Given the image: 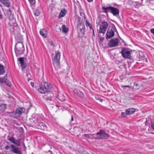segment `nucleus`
Segmentation results:
<instances>
[{"label":"nucleus","mask_w":154,"mask_h":154,"mask_svg":"<svg viewBox=\"0 0 154 154\" xmlns=\"http://www.w3.org/2000/svg\"><path fill=\"white\" fill-rule=\"evenodd\" d=\"M58 98L60 100L63 101L65 100V99L64 95L62 94H60L58 96Z\"/></svg>","instance_id":"412c9836"},{"label":"nucleus","mask_w":154,"mask_h":154,"mask_svg":"<svg viewBox=\"0 0 154 154\" xmlns=\"http://www.w3.org/2000/svg\"><path fill=\"white\" fill-rule=\"evenodd\" d=\"M108 26L107 23L106 22H103L100 25L99 29L97 30L98 35L99 37L103 36Z\"/></svg>","instance_id":"20e7f679"},{"label":"nucleus","mask_w":154,"mask_h":154,"mask_svg":"<svg viewBox=\"0 0 154 154\" xmlns=\"http://www.w3.org/2000/svg\"><path fill=\"white\" fill-rule=\"evenodd\" d=\"M45 125V124H44V125Z\"/></svg>","instance_id":"4d7b16f0"},{"label":"nucleus","mask_w":154,"mask_h":154,"mask_svg":"<svg viewBox=\"0 0 154 154\" xmlns=\"http://www.w3.org/2000/svg\"><path fill=\"white\" fill-rule=\"evenodd\" d=\"M25 49L22 42H18L15 45V51L16 55L19 56L21 54L24 53Z\"/></svg>","instance_id":"f03ea898"},{"label":"nucleus","mask_w":154,"mask_h":154,"mask_svg":"<svg viewBox=\"0 0 154 154\" xmlns=\"http://www.w3.org/2000/svg\"><path fill=\"white\" fill-rule=\"evenodd\" d=\"M95 97L96 100H99L100 101H102V100L100 99L98 97Z\"/></svg>","instance_id":"37998d69"},{"label":"nucleus","mask_w":154,"mask_h":154,"mask_svg":"<svg viewBox=\"0 0 154 154\" xmlns=\"http://www.w3.org/2000/svg\"><path fill=\"white\" fill-rule=\"evenodd\" d=\"M121 115L122 117H125L127 115L126 113V112H122L121 113Z\"/></svg>","instance_id":"c85d7f7f"},{"label":"nucleus","mask_w":154,"mask_h":154,"mask_svg":"<svg viewBox=\"0 0 154 154\" xmlns=\"http://www.w3.org/2000/svg\"><path fill=\"white\" fill-rule=\"evenodd\" d=\"M62 32L65 33H66L68 32V29L64 25H63L62 26Z\"/></svg>","instance_id":"4be33fe9"},{"label":"nucleus","mask_w":154,"mask_h":154,"mask_svg":"<svg viewBox=\"0 0 154 154\" xmlns=\"http://www.w3.org/2000/svg\"><path fill=\"white\" fill-rule=\"evenodd\" d=\"M112 7L109 6L107 7H105L103 6L102 7V9L103 11V12L104 13H107L109 12H110L111 9Z\"/></svg>","instance_id":"dca6fc26"},{"label":"nucleus","mask_w":154,"mask_h":154,"mask_svg":"<svg viewBox=\"0 0 154 154\" xmlns=\"http://www.w3.org/2000/svg\"><path fill=\"white\" fill-rule=\"evenodd\" d=\"M7 74H6L3 78L0 77V82L2 83L4 82H6V79L5 78V76H7Z\"/></svg>","instance_id":"5701e85b"},{"label":"nucleus","mask_w":154,"mask_h":154,"mask_svg":"<svg viewBox=\"0 0 154 154\" xmlns=\"http://www.w3.org/2000/svg\"><path fill=\"white\" fill-rule=\"evenodd\" d=\"M14 144L18 146H20V139H18L16 140H15L14 143Z\"/></svg>","instance_id":"bb28decb"},{"label":"nucleus","mask_w":154,"mask_h":154,"mask_svg":"<svg viewBox=\"0 0 154 154\" xmlns=\"http://www.w3.org/2000/svg\"><path fill=\"white\" fill-rule=\"evenodd\" d=\"M51 45H53V42H51Z\"/></svg>","instance_id":"864d4df0"},{"label":"nucleus","mask_w":154,"mask_h":154,"mask_svg":"<svg viewBox=\"0 0 154 154\" xmlns=\"http://www.w3.org/2000/svg\"><path fill=\"white\" fill-rule=\"evenodd\" d=\"M40 33L44 38H46L47 36V31L45 29H41L40 31Z\"/></svg>","instance_id":"f8f14e48"},{"label":"nucleus","mask_w":154,"mask_h":154,"mask_svg":"<svg viewBox=\"0 0 154 154\" xmlns=\"http://www.w3.org/2000/svg\"><path fill=\"white\" fill-rule=\"evenodd\" d=\"M11 151L16 154H22V152L20 149L18 147H16L13 144L11 145Z\"/></svg>","instance_id":"1a4fd4ad"},{"label":"nucleus","mask_w":154,"mask_h":154,"mask_svg":"<svg viewBox=\"0 0 154 154\" xmlns=\"http://www.w3.org/2000/svg\"><path fill=\"white\" fill-rule=\"evenodd\" d=\"M119 78L121 80L125 79L126 77L124 75H121L119 76Z\"/></svg>","instance_id":"c756f323"},{"label":"nucleus","mask_w":154,"mask_h":154,"mask_svg":"<svg viewBox=\"0 0 154 154\" xmlns=\"http://www.w3.org/2000/svg\"><path fill=\"white\" fill-rule=\"evenodd\" d=\"M131 51L130 49L125 48L122 50L121 53L123 57L127 59H130L131 58Z\"/></svg>","instance_id":"423d86ee"},{"label":"nucleus","mask_w":154,"mask_h":154,"mask_svg":"<svg viewBox=\"0 0 154 154\" xmlns=\"http://www.w3.org/2000/svg\"><path fill=\"white\" fill-rule=\"evenodd\" d=\"M25 109L23 107H19L17 108L15 111L10 113V116L11 117L17 119L20 116L21 114L25 112Z\"/></svg>","instance_id":"39448f33"},{"label":"nucleus","mask_w":154,"mask_h":154,"mask_svg":"<svg viewBox=\"0 0 154 154\" xmlns=\"http://www.w3.org/2000/svg\"><path fill=\"white\" fill-rule=\"evenodd\" d=\"M6 85H7L8 86H10L11 85V83L10 82H5Z\"/></svg>","instance_id":"4c0bfd02"},{"label":"nucleus","mask_w":154,"mask_h":154,"mask_svg":"<svg viewBox=\"0 0 154 154\" xmlns=\"http://www.w3.org/2000/svg\"><path fill=\"white\" fill-rule=\"evenodd\" d=\"M9 12H10V13L11 14V12H12V11H13V10H12V9H11V8H9Z\"/></svg>","instance_id":"c03bdc74"},{"label":"nucleus","mask_w":154,"mask_h":154,"mask_svg":"<svg viewBox=\"0 0 154 154\" xmlns=\"http://www.w3.org/2000/svg\"><path fill=\"white\" fill-rule=\"evenodd\" d=\"M147 122V121H146V122H145V123L146 124V122Z\"/></svg>","instance_id":"6e6d98bb"},{"label":"nucleus","mask_w":154,"mask_h":154,"mask_svg":"<svg viewBox=\"0 0 154 154\" xmlns=\"http://www.w3.org/2000/svg\"><path fill=\"white\" fill-rule=\"evenodd\" d=\"M5 73V71L3 66L0 64V74L3 75Z\"/></svg>","instance_id":"6ab92c4d"},{"label":"nucleus","mask_w":154,"mask_h":154,"mask_svg":"<svg viewBox=\"0 0 154 154\" xmlns=\"http://www.w3.org/2000/svg\"><path fill=\"white\" fill-rule=\"evenodd\" d=\"M7 139L11 143H14L15 141V138L13 137L8 135L7 137Z\"/></svg>","instance_id":"aec40b11"},{"label":"nucleus","mask_w":154,"mask_h":154,"mask_svg":"<svg viewBox=\"0 0 154 154\" xmlns=\"http://www.w3.org/2000/svg\"><path fill=\"white\" fill-rule=\"evenodd\" d=\"M81 26V24L80 23H78V27H80Z\"/></svg>","instance_id":"09e8293b"},{"label":"nucleus","mask_w":154,"mask_h":154,"mask_svg":"<svg viewBox=\"0 0 154 154\" xmlns=\"http://www.w3.org/2000/svg\"><path fill=\"white\" fill-rule=\"evenodd\" d=\"M88 2H91L93 1V0H87Z\"/></svg>","instance_id":"3c124183"},{"label":"nucleus","mask_w":154,"mask_h":154,"mask_svg":"<svg viewBox=\"0 0 154 154\" xmlns=\"http://www.w3.org/2000/svg\"><path fill=\"white\" fill-rule=\"evenodd\" d=\"M114 35V29H109L106 32V39H108L112 38Z\"/></svg>","instance_id":"9d476101"},{"label":"nucleus","mask_w":154,"mask_h":154,"mask_svg":"<svg viewBox=\"0 0 154 154\" xmlns=\"http://www.w3.org/2000/svg\"><path fill=\"white\" fill-rule=\"evenodd\" d=\"M125 111L127 115H130L135 112V109L133 108H130L128 109Z\"/></svg>","instance_id":"4468645a"},{"label":"nucleus","mask_w":154,"mask_h":154,"mask_svg":"<svg viewBox=\"0 0 154 154\" xmlns=\"http://www.w3.org/2000/svg\"><path fill=\"white\" fill-rule=\"evenodd\" d=\"M2 18V15L1 14H0V19Z\"/></svg>","instance_id":"8fccbe9b"},{"label":"nucleus","mask_w":154,"mask_h":154,"mask_svg":"<svg viewBox=\"0 0 154 154\" xmlns=\"http://www.w3.org/2000/svg\"><path fill=\"white\" fill-rule=\"evenodd\" d=\"M31 85L32 86V87H34V83H33L32 82H31Z\"/></svg>","instance_id":"49530a36"},{"label":"nucleus","mask_w":154,"mask_h":154,"mask_svg":"<svg viewBox=\"0 0 154 154\" xmlns=\"http://www.w3.org/2000/svg\"><path fill=\"white\" fill-rule=\"evenodd\" d=\"M41 129H43L44 130H46L47 129V127L45 125H43V128H41Z\"/></svg>","instance_id":"c9c22d12"},{"label":"nucleus","mask_w":154,"mask_h":154,"mask_svg":"<svg viewBox=\"0 0 154 154\" xmlns=\"http://www.w3.org/2000/svg\"><path fill=\"white\" fill-rule=\"evenodd\" d=\"M24 59V58L23 57H20L18 58V61L19 62L21 65L25 63Z\"/></svg>","instance_id":"393cba45"},{"label":"nucleus","mask_w":154,"mask_h":154,"mask_svg":"<svg viewBox=\"0 0 154 154\" xmlns=\"http://www.w3.org/2000/svg\"><path fill=\"white\" fill-rule=\"evenodd\" d=\"M55 55L52 59L53 63L56 69H58L60 67V59L61 54L60 52L57 51L55 52Z\"/></svg>","instance_id":"7ed1b4c3"},{"label":"nucleus","mask_w":154,"mask_h":154,"mask_svg":"<svg viewBox=\"0 0 154 154\" xmlns=\"http://www.w3.org/2000/svg\"><path fill=\"white\" fill-rule=\"evenodd\" d=\"M85 135L86 136V137H88V138H92L93 137L92 135L91 134H85Z\"/></svg>","instance_id":"2f4dec72"},{"label":"nucleus","mask_w":154,"mask_h":154,"mask_svg":"<svg viewBox=\"0 0 154 154\" xmlns=\"http://www.w3.org/2000/svg\"><path fill=\"white\" fill-rule=\"evenodd\" d=\"M80 97H83V93L82 92H80Z\"/></svg>","instance_id":"a18cd8bd"},{"label":"nucleus","mask_w":154,"mask_h":154,"mask_svg":"<svg viewBox=\"0 0 154 154\" xmlns=\"http://www.w3.org/2000/svg\"><path fill=\"white\" fill-rule=\"evenodd\" d=\"M100 37V40L101 41V42H103L104 39V37Z\"/></svg>","instance_id":"ea45409f"},{"label":"nucleus","mask_w":154,"mask_h":154,"mask_svg":"<svg viewBox=\"0 0 154 154\" xmlns=\"http://www.w3.org/2000/svg\"><path fill=\"white\" fill-rule=\"evenodd\" d=\"M119 43V40L118 38H113L110 40L108 45L111 48L116 47L118 45Z\"/></svg>","instance_id":"0eeeda50"},{"label":"nucleus","mask_w":154,"mask_h":154,"mask_svg":"<svg viewBox=\"0 0 154 154\" xmlns=\"http://www.w3.org/2000/svg\"><path fill=\"white\" fill-rule=\"evenodd\" d=\"M10 148H11V146H8L6 145L5 146V149L6 150Z\"/></svg>","instance_id":"58836bf2"},{"label":"nucleus","mask_w":154,"mask_h":154,"mask_svg":"<svg viewBox=\"0 0 154 154\" xmlns=\"http://www.w3.org/2000/svg\"><path fill=\"white\" fill-rule=\"evenodd\" d=\"M92 29V32H93V35H94V36H95V34H94V30L93 28Z\"/></svg>","instance_id":"de8ad7c7"},{"label":"nucleus","mask_w":154,"mask_h":154,"mask_svg":"<svg viewBox=\"0 0 154 154\" xmlns=\"http://www.w3.org/2000/svg\"><path fill=\"white\" fill-rule=\"evenodd\" d=\"M21 67L22 69L25 68L26 67V63H25L21 65Z\"/></svg>","instance_id":"7c9ffc66"},{"label":"nucleus","mask_w":154,"mask_h":154,"mask_svg":"<svg viewBox=\"0 0 154 154\" xmlns=\"http://www.w3.org/2000/svg\"><path fill=\"white\" fill-rule=\"evenodd\" d=\"M45 99L47 101H51V98L50 96H48L45 98Z\"/></svg>","instance_id":"72a5a7b5"},{"label":"nucleus","mask_w":154,"mask_h":154,"mask_svg":"<svg viewBox=\"0 0 154 154\" xmlns=\"http://www.w3.org/2000/svg\"><path fill=\"white\" fill-rule=\"evenodd\" d=\"M151 33L153 34L154 35V29H152L151 30Z\"/></svg>","instance_id":"79ce46f5"},{"label":"nucleus","mask_w":154,"mask_h":154,"mask_svg":"<svg viewBox=\"0 0 154 154\" xmlns=\"http://www.w3.org/2000/svg\"><path fill=\"white\" fill-rule=\"evenodd\" d=\"M51 89V85L48 82H43L40 85V88L38 89V91L41 93L46 94L49 93Z\"/></svg>","instance_id":"f257e3e1"},{"label":"nucleus","mask_w":154,"mask_h":154,"mask_svg":"<svg viewBox=\"0 0 154 154\" xmlns=\"http://www.w3.org/2000/svg\"><path fill=\"white\" fill-rule=\"evenodd\" d=\"M73 116H72L71 121H73Z\"/></svg>","instance_id":"603ef678"},{"label":"nucleus","mask_w":154,"mask_h":154,"mask_svg":"<svg viewBox=\"0 0 154 154\" xmlns=\"http://www.w3.org/2000/svg\"><path fill=\"white\" fill-rule=\"evenodd\" d=\"M151 125L152 129L154 130V122L151 123Z\"/></svg>","instance_id":"e433bc0d"},{"label":"nucleus","mask_w":154,"mask_h":154,"mask_svg":"<svg viewBox=\"0 0 154 154\" xmlns=\"http://www.w3.org/2000/svg\"><path fill=\"white\" fill-rule=\"evenodd\" d=\"M66 11L65 10V9H63L61 10L60 13L59 15L58 16L59 18L64 17L66 13Z\"/></svg>","instance_id":"f3484780"},{"label":"nucleus","mask_w":154,"mask_h":154,"mask_svg":"<svg viewBox=\"0 0 154 154\" xmlns=\"http://www.w3.org/2000/svg\"><path fill=\"white\" fill-rule=\"evenodd\" d=\"M6 108V105L5 104H0V111L4 112Z\"/></svg>","instance_id":"a211bd4d"},{"label":"nucleus","mask_w":154,"mask_h":154,"mask_svg":"<svg viewBox=\"0 0 154 154\" xmlns=\"http://www.w3.org/2000/svg\"><path fill=\"white\" fill-rule=\"evenodd\" d=\"M0 2L5 6L9 7L10 5V2L8 0H0Z\"/></svg>","instance_id":"2eb2a0df"},{"label":"nucleus","mask_w":154,"mask_h":154,"mask_svg":"<svg viewBox=\"0 0 154 154\" xmlns=\"http://www.w3.org/2000/svg\"><path fill=\"white\" fill-rule=\"evenodd\" d=\"M80 15L81 16L83 17H84L85 18V15L84 13L81 12L80 13Z\"/></svg>","instance_id":"f704fd0d"},{"label":"nucleus","mask_w":154,"mask_h":154,"mask_svg":"<svg viewBox=\"0 0 154 154\" xmlns=\"http://www.w3.org/2000/svg\"><path fill=\"white\" fill-rule=\"evenodd\" d=\"M110 13L114 16H116L119 14V10L116 8L112 7Z\"/></svg>","instance_id":"9b49d317"},{"label":"nucleus","mask_w":154,"mask_h":154,"mask_svg":"<svg viewBox=\"0 0 154 154\" xmlns=\"http://www.w3.org/2000/svg\"><path fill=\"white\" fill-rule=\"evenodd\" d=\"M34 14L36 16H38L40 14L39 11L38 10H36L34 12Z\"/></svg>","instance_id":"cd10ccee"},{"label":"nucleus","mask_w":154,"mask_h":154,"mask_svg":"<svg viewBox=\"0 0 154 154\" xmlns=\"http://www.w3.org/2000/svg\"><path fill=\"white\" fill-rule=\"evenodd\" d=\"M96 135L97 137L100 139L107 138L109 137L108 134L105 133L104 130H100Z\"/></svg>","instance_id":"6e6552de"},{"label":"nucleus","mask_w":154,"mask_h":154,"mask_svg":"<svg viewBox=\"0 0 154 154\" xmlns=\"http://www.w3.org/2000/svg\"><path fill=\"white\" fill-rule=\"evenodd\" d=\"M2 6V5L0 4V7H1Z\"/></svg>","instance_id":"5fc2aeb1"},{"label":"nucleus","mask_w":154,"mask_h":154,"mask_svg":"<svg viewBox=\"0 0 154 154\" xmlns=\"http://www.w3.org/2000/svg\"><path fill=\"white\" fill-rule=\"evenodd\" d=\"M33 117L32 119V121L35 123L38 122L39 120V116L37 114H35L33 116Z\"/></svg>","instance_id":"ddd939ff"},{"label":"nucleus","mask_w":154,"mask_h":154,"mask_svg":"<svg viewBox=\"0 0 154 154\" xmlns=\"http://www.w3.org/2000/svg\"><path fill=\"white\" fill-rule=\"evenodd\" d=\"M82 27L81 28H80V30L82 33V34L84 35L85 29V26L83 24H82Z\"/></svg>","instance_id":"a878e982"},{"label":"nucleus","mask_w":154,"mask_h":154,"mask_svg":"<svg viewBox=\"0 0 154 154\" xmlns=\"http://www.w3.org/2000/svg\"><path fill=\"white\" fill-rule=\"evenodd\" d=\"M86 25L87 26H88L90 29H92V24L90 23L88 20H86Z\"/></svg>","instance_id":"b1692460"},{"label":"nucleus","mask_w":154,"mask_h":154,"mask_svg":"<svg viewBox=\"0 0 154 154\" xmlns=\"http://www.w3.org/2000/svg\"><path fill=\"white\" fill-rule=\"evenodd\" d=\"M30 4L31 5H33L35 3V0H28Z\"/></svg>","instance_id":"473e14b6"},{"label":"nucleus","mask_w":154,"mask_h":154,"mask_svg":"<svg viewBox=\"0 0 154 154\" xmlns=\"http://www.w3.org/2000/svg\"><path fill=\"white\" fill-rule=\"evenodd\" d=\"M121 86L122 88H123V87L129 88L130 87V86L129 85H122Z\"/></svg>","instance_id":"a19ab883"}]
</instances>
